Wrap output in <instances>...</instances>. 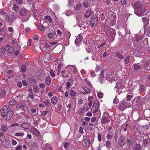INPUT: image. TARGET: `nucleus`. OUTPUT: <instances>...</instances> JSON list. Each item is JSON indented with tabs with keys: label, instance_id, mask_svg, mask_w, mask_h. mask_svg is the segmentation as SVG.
<instances>
[{
	"label": "nucleus",
	"instance_id": "63",
	"mask_svg": "<svg viewBox=\"0 0 150 150\" xmlns=\"http://www.w3.org/2000/svg\"><path fill=\"white\" fill-rule=\"evenodd\" d=\"M96 117H92L91 120V122H94L96 120Z\"/></svg>",
	"mask_w": 150,
	"mask_h": 150
},
{
	"label": "nucleus",
	"instance_id": "7",
	"mask_svg": "<svg viewBox=\"0 0 150 150\" xmlns=\"http://www.w3.org/2000/svg\"><path fill=\"white\" fill-rule=\"evenodd\" d=\"M13 114V110H10L6 114L5 117L6 119L7 120H9L12 117Z\"/></svg>",
	"mask_w": 150,
	"mask_h": 150
},
{
	"label": "nucleus",
	"instance_id": "57",
	"mask_svg": "<svg viewBox=\"0 0 150 150\" xmlns=\"http://www.w3.org/2000/svg\"><path fill=\"white\" fill-rule=\"evenodd\" d=\"M28 97L30 98L33 99L34 98V96L33 93H30L28 95Z\"/></svg>",
	"mask_w": 150,
	"mask_h": 150
},
{
	"label": "nucleus",
	"instance_id": "42",
	"mask_svg": "<svg viewBox=\"0 0 150 150\" xmlns=\"http://www.w3.org/2000/svg\"><path fill=\"white\" fill-rule=\"evenodd\" d=\"M105 146L108 148H110V142L109 141H107Z\"/></svg>",
	"mask_w": 150,
	"mask_h": 150
},
{
	"label": "nucleus",
	"instance_id": "56",
	"mask_svg": "<svg viewBox=\"0 0 150 150\" xmlns=\"http://www.w3.org/2000/svg\"><path fill=\"white\" fill-rule=\"evenodd\" d=\"M101 135L100 134H98V139L99 142H100L101 140Z\"/></svg>",
	"mask_w": 150,
	"mask_h": 150
},
{
	"label": "nucleus",
	"instance_id": "3",
	"mask_svg": "<svg viewBox=\"0 0 150 150\" xmlns=\"http://www.w3.org/2000/svg\"><path fill=\"white\" fill-rule=\"evenodd\" d=\"M25 104L23 102H20L16 105V108L18 110H20L21 112H23L25 111Z\"/></svg>",
	"mask_w": 150,
	"mask_h": 150
},
{
	"label": "nucleus",
	"instance_id": "30",
	"mask_svg": "<svg viewBox=\"0 0 150 150\" xmlns=\"http://www.w3.org/2000/svg\"><path fill=\"white\" fill-rule=\"evenodd\" d=\"M9 103L10 105H13L16 104V102L15 100L11 99L10 100Z\"/></svg>",
	"mask_w": 150,
	"mask_h": 150
},
{
	"label": "nucleus",
	"instance_id": "40",
	"mask_svg": "<svg viewBox=\"0 0 150 150\" xmlns=\"http://www.w3.org/2000/svg\"><path fill=\"white\" fill-rule=\"evenodd\" d=\"M29 79L32 83L35 84V80L34 78L33 77H30Z\"/></svg>",
	"mask_w": 150,
	"mask_h": 150
},
{
	"label": "nucleus",
	"instance_id": "27",
	"mask_svg": "<svg viewBox=\"0 0 150 150\" xmlns=\"http://www.w3.org/2000/svg\"><path fill=\"white\" fill-rule=\"evenodd\" d=\"M40 47L41 50L43 51H44L46 50H45L46 48V47H45V43H41L40 46Z\"/></svg>",
	"mask_w": 150,
	"mask_h": 150
},
{
	"label": "nucleus",
	"instance_id": "20",
	"mask_svg": "<svg viewBox=\"0 0 150 150\" xmlns=\"http://www.w3.org/2000/svg\"><path fill=\"white\" fill-rule=\"evenodd\" d=\"M84 142L85 143L86 146L87 147H89L90 144L89 138H85L84 139Z\"/></svg>",
	"mask_w": 150,
	"mask_h": 150
},
{
	"label": "nucleus",
	"instance_id": "6",
	"mask_svg": "<svg viewBox=\"0 0 150 150\" xmlns=\"http://www.w3.org/2000/svg\"><path fill=\"white\" fill-rule=\"evenodd\" d=\"M134 5V10H137L143 6L142 5V3L139 1L135 2Z\"/></svg>",
	"mask_w": 150,
	"mask_h": 150
},
{
	"label": "nucleus",
	"instance_id": "45",
	"mask_svg": "<svg viewBox=\"0 0 150 150\" xmlns=\"http://www.w3.org/2000/svg\"><path fill=\"white\" fill-rule=\"evenodd\" d=\"M69 5L70 7H72L74 1L73 0H69Z\"/></svg>",
	"mask_w": 150,
	"mask_h": 150
},
{
	"label": "nucleus",
	"instance_id": "2",
	"mask_svg": "<svg viewBox=\"0 0 150 150\" xmlns=\"http://www.w3.org/2000/svg\"><path fill=\"white\" fill-rule=\"evenodd\" d=\"M146 8L143 6L137 10H134V13L138 16H142L144 15L146 12Z\"/></svg>",
	"mask_w": 150,
	"mask_h": 150
},
{
	"label": "nucleus",
	"instance_id": "29",
	"mask_svg": "<svg viewBox=\"0 0 150 150\" xmlns=\"http://www.w3.org/2000/svg\"><path fill=\"white\" fill-rule=\"evenodd\" d=\"M62 64L61 63H60L58 67V70H57V75L59 76L60 73V71L61 70V67H62Z\"/></svg>",
	"mask_w": 150,
	"mask_h": 150
},
{
	"label": "nucleus",
	"instance_id": "23",
	"mask_svg": "<svg viewBox=\"0 0 150 150\" xmlns=\"http://www.w3.org/2000/svg\"><path fill=\"white\" fill-rule=\"evenodd\" d=\"M21 125L22 127L25 129H28L30 127L28 125L25 123H22Z\"/></svg>",
	"mask_w": 150,
	"mask_h": 150
},
{
	"label": "nucleus",
	"instance_id": "28",
	"mask_svg": "<svg viewBox=\"0 0 150 150\" xmlns=\"http://www.w3.org/2000/svg\"><path fill=\"white\" fill-rule=\"evenodd\" d=\"M1 127L2 130L4 132H6L8 129V128L6 125H1Z\"/></svg>",
	"mask_w": 150,
	"mask_h": 150
},
{
	"label": "nucleus",
	"instance_id": "5",
	"mask_svg": "<svg viewBox=\"0 0 150 150\" xmlns=\"http://www.w3.org/2000/svg\"><path fill=\"white\" fill-rule=\"evenodd\" d=\"M126 144L129 146H132L134 143V141L131 137H129L126 139Z\"/></svg>",
	"mask_w": 150,
	"mask_h": 150
},
{
	"label": "nucleus",
	"instance_id": "16",
	"mask_svg": "<svg viewBox=\"0 0 150 150\" xmlns=\"http://www.w3.org/2000/svg\"><path fill=\"white\" fill-rule=\"evenodd\" d=\"M141 147V146L140 145V143L139 142L135 144L133 146V150H139L140 148Z\"/></svg>",
	"mask_w": 150,
	"mask_h": 150
},
{
	"label": "nucleus",
	"instance_id": "8",
	"mask_svg": "<svg viewBox=\"0 0 150 150\" xmlns=\"http://www.w3.org/2000/svg\"><path fill=\"white\" fill-rule=\"evenodd\" d=\"M145 139L143 140V144L145 145L144 147H150V139L149 137H146Z\"/></svg>",
	"mask_w": 150,
	"mask_h": 150
},
{
	"label": "nucleus",
	"instance_id": "52",
	"mask_svg": "<svg viewBox=\"0 0 150 150\" xmlns=\"http://www.w3.org/2000/svg\"><path fill=\"white\" fill-rule=\"evenodd\" d=\"M81 7V4H79L76 5V6L75 9L76 10H79Z\"/></svg>",
	"mask_w": 150,
	"mask_h": 150
},
{
	"label": "nucleus",
	"instance_id": "32",
	"mask_svg": "<svg viewBox=\"0 0 150 150\" xmlns=\"http://www.w3.org/2000/svg\"><path fill=\"white\" fill-rule=\"evenodd\" d=\"M83 88L85 91L87 93H88L90 92V90L89 88L86 86L83 87Z\"/></svg>",
	"mask_w": 150,
	"mask_h": 150
},
{
	"label": "nucleus",
	"instance_id": "13",
	"mask_svg": "<svg viewBox=\"0 0 150 150\" xmlns=\"http://www.w3.org/2000/svg\"><path fill=\"white\" fill-rule=\"evenodd\" d=\"M6 50L10 53H12L14 50V48L12 46L9 45H7Z\"/></svg>",
	"mask_w": 150,
	"mask_h": 150
},
{
	"label": "nucleus",
	"instance_id": "26",
	"mask_svg": "<svg viewBox=\"0 0 150 150\" xmlns=\"http://www.w3.org/2000/svg\"><path fill=\"white\" fill-rule=\"evenodd\" d=\"M145 90V86L144 85H141L139 86V91L142 92Z\"/></svg>",
	"mask_w": 150,
	"mask_h": 150
},
{
	"label": "nucleus",
	"instance_id": "48",
	"mask_svg": "<svg viewBox=\"0 0 150 150\" xmlns=\"http://www.w3.org/2000/svg\"><path fill=\"white\" fill-rule=\"evenodd\" d=\"M51 55L48 54L45 55V58H47L48 61H49L51 59Z\"/></svg>",
	"mask_w": 150,
	"mask_h": 150
},
{
	"label": "nucleus",
	"instance_id": "59",
	"mask_svg": "<svg viewBox=\"0 0 150 150\" xmlns=\"http://www.w3.org/2000/svg\"><path fill=\"white\" fill-rule=\"evenodd\" d=\"M16 150H22L21 146L18 145L16 148Z\"/></svg>",
	"mask_w": 150,
	"mask_h": 150
},
{
	"label": "nucleus",
	"instance_id": "49",
	"mask_svg": "<svg viewBox=\"0 0 150 150\" xmlns=\"http://www.w3.org/2000/svg\"><path fill=\"white\" fill-rule=\"evenodd\" d=\"M140 67V66L137 64H135L134 65V69L136 71H137Z\"/></svg>",
	"mask_w": 150,
	"mask_h": 150
},
{
	"label": "nucleus",
	"instance_id": "12",
	"mask_svg": "<svg viewBox=\"0 0 150 150\" xmlns=\"http://www.w3.org/2000/svg\"><path fill=\"white\" fill-rule=\"evenodd\" d=\"M103 117L101 120V123L102 124H105L109 121V120L108 118L106 116V115H105V114H104V115H103Z\"/></svg>",
	"mask_w": 150,
	"mask_h": 150
},
{
	"label": "nucleus",
	"instance_id": "21",
	"mask_svg": "<svg viewBox=\"0 0 150 150\" xmlns=\"http://www.w3.org/2000/svg\"><path fill=\"white\" fill-rule=\"evenodd\" d=\"M45 82L46 85L48 86L50 85L51 83V79L50 76H48L46 77Z\"/></svg>",
	"mask_w": 150,
	"mask_h": 150
},
{
	"label": "nucleus",
	"instance_id": "39",
	"mask_svg": "<svg viewBox=\"0 0 150 150\" xmlns=\"http://www.w3.org/2000/svg\"><path fill=\"white\" fill-rule=\"evenodd\" d=\"M129 58L130 57L127 56L125 59L124 62L125 64H128L129 62Z\"/></svg>",
	"mask_w": 150,
	"mask_h": 150
},
{
	"label": "nucleus",
	"instance_id": "61",
	"mask_svg": "<svg viewBox=\"0 0 150 150\" xmlns=\"http://www.w3.org/2000/svg\"><path fill=\"white\" fill-rule=\"evenodd\" d=\"M83 129L82 128V127H80L79 128V132L81 134H83Z\"/></svg>",
	"mask_w": 150,
	"mask_h": 150
},
{
	"label": "nucleus",
	"instance_id": "44",
	"mask_svg": "<svg viewBox=\"0 0 150 150\" xmlns=\"http://www.w3.org/2000/svg\"><path fill=\"white\" fill-rule=\"evenodd\" d=\"M50 73L52 77H54L55 76V74L52 70L51 69L50 71Z\"/></svg>",
	"mask_w": 150,
	"mask_h": 150
},
{
	"label": "nucleus",
	"instance_id": "9",
	"mask_svg": "<svg viewBox=\"0 0 150 150\" xmlns=\"http://www.w3.org/2000/svg\"><path fill=\"white\" fill-rule=\"evenodd\" d=\"M126 103L124 101L122 102L118 106V108L120 110H123L127 108Z\"/></svg>",
	"mask_w": 150,
	"mask_h": 150
},
{
	"label": "nucleus",
	"instance_id": "34",
	"mask_svg": "<svg viewBox=\"0 0 150 150\" xmlns=\"http://www.w3.org/2000/svg\"><path fill=\"white\" fill-rule=\"evenodd\" d=\"M45 19L47 21L51 22L52 21V19L50 17L48 16H46L45 17Z\"/></svg>",
	"mask_w": 150,
	"mask_h": 150
},
{
	"label": "nucleus",
	"instance_id": "46",
	"mask_svg": "<svg viewBox=\"0 0 150 150\" xmlns=\"http://www.w3.org/2000/svg\"><path fill=\"white\" fill-rule=\"evenodd\" d=\"M116 56L119 58H121V59H123L124 58L123 56L119 52H117L116 53Z\"/></svg>",
	"mask_w": 150,
	"mask_h": 150
},
{
	"label": "nucleus",
	"instance_id": "24",
	"mask_svg": "<svg viewBox=\"0 0 150 150\" xmlns=\"http://www.w3.org/2000/svg\"><path fill=\"white\" fill-rule=\"evenodd\" d=\"M6 50V49L4 48H1L0 49V57H1L4 56Z\"/></svg>",
	"mask_w": 150,
	"mask_h": 150
},
{
	"label": "nucleus",
	"instance_id": "11",
	"mask_svg": "<svg viewBox=\"0 0 150 150\" xmlns=\"http://www.w3.org/2000/svg\"><path fill=\"white\" fill-rule=\"evenodd\" d=\"M107 73L106 72L105 73L104 70H102L101 71L100 76L102 78L108 79L109 77V76Z\"/></svg>",
	"mask_w": 150,
	"mask_h": 150
},
{
	"label": "nucleus",
	"instance_id": "31",
	"mask_svg": "<svg viewBox=\"0 0 150 150\" xmlns=\"http://www.w3.org/2000/svg\"><path fill=\"white\" fill-rule=\"evenodd\" d=\"M26 66L25 65H23L21 67V70L23 72H25L26 70Z\"/></svg>",
	"mask_w": 150,
	"mask_h": 150
},
{
	"label": "nucleus",
	"instance_id": "47",
	"mask_svg": "<svg viewBox=\"0 0 150 150\" xmlns=\"http://www.w3.org/2000/svg\"><path fill=\"white\" fill-rule=\"evenodd\" d=\"M33 90L34 92L35 93H37L38 92L39 89L36 86H34L33 87Z\"/></svg>",
	"mask_w": 150,
	"mask_h": 150
},
{
	"label": "nucleus",
	"instance_id": "37",
	"mask_svg": "<svg viewBox=\"0 0 150 150\" xmlns=\"http://www.w3.org/2000/svg\"><path fill=\"white\" fill-rule=\"evenodd\" d=\"M14 10L15 11H17L19 9V6L18 5L15 4H13Z\"/></svg>",
	"mask_w": 150,
	"mask_h": 150
},
{
	"label": "nucleus",
	"instance_id": "22",
	"mask_svg": "<svg viewBox=\"0 0 150 150\" xmlns=\"http://www.w3.org/2000/svg\"><path fill=\"white\" fill-rule=\"evenodd\" d=\"M92 13V11L91 10H87L85 14V16L86 18H88L91 15Z\"/></svg>",
	"mask_w": 150,
	"mask_h": 150
},
{
	"label": "nucleus",
	"instance_id": "41",
	"mask_svg": "<svg viewBox=\"0 0 150 150\" xmlns=\"http://www.w3.org/2000/svg\"><path fill=\"white\" fill-rule=\"evenodd\" d=\"M24 135L23 132L21 133H17L15 134V136L16 137L21 136L23 137Z\"/></svg>",
	"mask_w": 150,
	"mask_h": 150
},
{
	"label": "nucleus",
	"instance_id": "50",
	"mask_svg": "<svg viewBox=\"0 0 150 150\" xmlns=\"http://www.w3.org/2000/svg\"><path fill=\"white\" fill-rule=\"evenodd\" d=\"M119 101L118 99L117 98H115L113 100V103L114 104H117L118 103Z\"/></svg>",
	"mask_w": 150,
	"mask_h": 150
},
{
	"label": "nucleus",
	"instance_id": "17",
	"mask_svg": "<svg viewBox=\"0 0 150 150\" xmlns=\"http://www.w3.org/2000/svg\"><path fill=\"white\" fill-rule=\"evenodd\" d=\"M116 86H115V88H117V89L119 88H123V86L122 85V83L119 81H117L116 83Z\"/></svg>",
	"mask_w": 150,
	"mask_h": 150
},
{
	"label": "nucleus",
	"instance_id": "35",
	"mask_svg": "<svg viewBox=\"0 0 150 150\" xmlns=\"http://www.w3.org/2000/svg\"><path fill=\"white\" fill-rule=\"evenodd\" d=\"M85 109V107H83L82 108H80L78 110L79 113L80 115L81 114L84 112V110Z\"/></svg>",
	"mask_w": 150,
	"mask_h": 150
},
{
	"label": "nucleus",
	"instance_id": "15",
	"mask_svg": "<svg viewBox=\"0 0 150 150\" xmlns=\"http://www.w3.org/2000/svg\"><path fill=\"white\" fill-rule=\"evenodd\" d=\"M27 10L25 9H22L20 10V14L22 16H24L27 14Z\"/></svg>",
	"mask_w": 150,
	"mask_h": 150
},
{
	"label": "nucleus",
	"instance_id": "38",
	"mask_svg": "<svg viewBox=\"0 0 150 150\" xmlns=\"http://www.w3.org/2000/svg\"><path fill=\"white\" fill-rule=\"evenodd\" d=\"M16 18V16L15 15L12 14L10 16V18L11 21H14Z\"/></svg>",
	"mask_w": 150,
	"mask_h": 150
},
{
	"label": "nucleus",
	"instance_id": "55",
	"mask_svg": "<svg viewBox=\"0 0 150 150\" xmlns=\"http://www.w3.org/2000/svg\"><path fill=\"white\" fill-rule=\"evenodd\" d=\"M48 111H41V113L42 115H46L48 112Z\"/></svg>",
	"mask_w": 150,
	"mask_h": 150
},
{
	"label": "nucleus",
	"instance_id": "1",
	"mask_svg": "<svg viewBox=\"0 0 150 150\" xmlns=\"http://www.w3.org/2000/svg\"><path fill=\"white\" fill-rule=\"evenodd\" d=\"M10 110L8 105H5L0 110V115L3 117H5L6 114Z\"/></svg>",
	"mask_w": 150,
	"mask_h": 150
},
{
	"label": "nucleus",
	"instance_id": "60",
	"mask_svg": "<svg viewBox=\"0 0 150 150\" xmlns=\"http://www.w3.org/2000/svg\"><path fill=\"white\" fill-rule=\"evenodd\" d=\"M22 83L23 85L25 86H27L28 84L27 83H26V81L25 80L22 81Z\"/></svg>",
	"mask_w": 150,
	"mask_h": 150
},
{
	"label": "nucleus",
	"instance_id": "18",
	"mask_svg": "<svg viewBox=\"0 0 150 150\" xmlns=\"http://www.w3.org/2000/svg\"><path fill=\"white\" fill-rule=\"evenodd\" d=\"M149 63L147 62H146L145 64H144V67L143 68L144 69L147 71L150 70V67H149Z\"/></svg>",
	"mask_w": 150,
	"mask_h": 150
},
{
	"label": "nucleus",
	"instance_id": "43",
	"mask_svg": "<svg viewBox=\"0 0 150 150\" xmlns=\"http://www.w3.org/2000/svg\"><path fill=\"white\" fill-rule=\"evenodd\" d=\"M103 93L101 92H99L97 94L98 98H102L103 96Z\"/></svg>",
	"mask_w": 150,
	"mask_h": 150
},
{
	"label": "nucleus",
	"instance_id": "19",
	"mask_svg": "<svg viewBox=\"0 0 150 150\" xmlns=\"http://www.w3.org/2000/svg\"><path fill=\"white\" fill-rule=\"evenodd\" d=\"M58 101V99L57 97L54 96L51 99V103L53 104H55L57 103Z\"/></svg>",
	"mask_w": 150,
	"mask_h": 150
},
{
	"label": "nucleus",
	"instance_id": "10",
	"mask_svg": "<svg viewBox=\"0 0 150 150\" xmlns=\"http://www.w3.org/2000/svg\"><path fill=\"white\" fill-rule=\"evenodd\" d=\"M82 37V36L81 34H79L76 38L75 43L77 45H80L79 43L81 41Z\"/></svg>",
	"mask_w": 150,
	"mask_h": 150
},
{
	"label": "nucleus",
	"instance_id": "51",
	"mask_svg": "<svg viewBox=\"0 0 150 150\" xmlns=\"http://www.w3.org/2000/svg\"><path fill=\"white\" fill-rule=\"evenodd\" d=\"M70 92H71V95L72 96H74L76 94V92H75L73 90H71Z\"/></svg>",
	"mask_w": 150,
	"mask_h": 150
},
{
	"label": "nucleus",
	"instance_id": "36",
	"mask_svg": "<svg viewBox=\"0 0 150 150\" xmlns=\"http://www.w3.org/2000/svg\"><path fill=\"white\" fill-rule=\"evenodd\" d=\"M37 28L38 29H39V30H40L41 31H42L45 29L44 26L42 25H39L38 27Z\"/></svg>",
	"mask_w": 150,
	"mask_h": 150
},
{
	"label": "nucleus",
	"instance_id": "54",
	"mask_svg": "<svg viewBox=\"0 0 150 150\" xmlns=\"http://www.w3.org/2000/svg\"><path fill=\"white\" fill-rule=\"evenodd\" d=\"M39 86L42 88H44L45 86V85L43 83H41L39 85Z\"/></svg>",
	"mask_w": 150,
	"mask_h": 150
},
{
	"label": "nucleus",
	"instance_id": "33",
	"mask_svg": "<svg viewBox=\"0 0 150 150\" xmlns=\"http://www.w3.org/2000/svg\"><path fill=\"white\" fill-rule=\"evenodd\" d=\"M32 38L34 40H38L39 37L37 34H35L32 36Z\"/></svg>",
	"mask_w": 150,
	"mask_h": 150
},
{
	"label": "nucleus",
	"instance_id": "64",
	"mask_svg": "<svg viewBox=\"0 0 150 150\" xmlns=\"http://www.w3.org/2000/svg\"><path fill=\"white\" fill-rule=\"evenodd\" d=\"M121 2L123 5H125L126 4V1L125 0H121Z\"/></svg>",
	"mask_w": 150,
	"mask_h": 150
},
{
	"label": "nucleus",
	"instance_id": "4",
	"mask_svg": "<svg viewBox=\"0 0 150 150\" xmlns=\"http://www.w3.org/2000/svg\"><path fill=\"white\" fill-rule=\"evenodd\" d=\"M98 22L97 16H93L91 20V24L92 26L96 25Z\"/></svg>",
	"mask_w": 150,
	"mask_h": 150
},
{
	"label": "nucleus",
	"instance_id": "62",
	"mask_svg": "<svg viewBox=\"0 0 150 150\" xmlns=\"http://www.w3.org/2000/svg\"><path fill=\"white\" fill-rule=\"evenodd\" d=\"M48 37L50 38H51L53 36V34L52 33H50L48 35Z\"/></svg>",
	"mask_w": 150,
	"mask_h": 150
},
{
	"label": "nucleus",
	"instance_id": "14",
	"mask_svg": "<svg viewBox=\"0 0 150 150\" xmlns=\"http://www.w3.org/2000/svg\"><path fill=\"white\" fill-rule=\"evenodd\" d=\"M119 143L120 146L124 145L126 143V141L122 137H120L119 139Z\"/></svg>",
	"mask_w": 150,
	"mask_h": 150
},
{
	"label": "nucleus",
	"instance_id": "58",
	"mask_svg": "<svg viewBox=\"0 0 150 150\" xmlns=\"http://www.w3.org/2000/svg\"><path fill=\"white\" fill-rule=\"evenodd\" d=\"M17 86L19 88H21L22 86V83L21 81H18L17 83Z\"/></svg>",
	"mask_w": 150,
	"mask_h": 150
},
{
	"label": "nucleus",
	"instance_id": "25",
	"mask_svg": "<svg viewBox=\"0 0 150 150\" xmlns=\"http://www.w3.org/2000/svg\"><path fill=\"white\" fill-rule=\"evenodd\" d=\"M99 102L97 100L95 101L93 104V106L95 108H99Z\"/></svg>",
	"mask_w": 150,
	"mask_h": 150
},
{
	"label": "nucleus",
	"instance_id": "53",
	"mask_svg": "<svg viewBox=\"0 0 150 150\" xmlns=\"http://www.w3.org/2000/svg\"><path fill=\"white\" fill-rule=\"evenodd\" d=\"M45 150H52L51 146L50 145L47 146Z\"/></svg>",
	"mask_w": 150,
	"mask_h": 150
}]
</instances>
